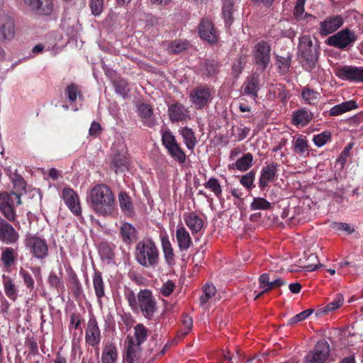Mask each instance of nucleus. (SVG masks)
<instances>
[{
  "label": "nucleus",
  "mask_w": 363,
  "mask_h": 363,
  "mask_svg": "<svg viewBox=\"0 0 363 363\" xmlns=\"http://www.w3.org/2000/svg\"><path fill=\"white\" fill-rule=\"evenodd\" d=\"M162 247L167 262L168 264H172L174 260V255L168 238H162Z\"/></svg>",
  "instance_id": "79ce46f5"
},
{
  "label": "nucleus",
  "mask_w": 363,
  "mask_h": 363,
  "mask_svg": "<svg viewBox=\"0 0 363 363\" xmlns=\"http://www.w3.org/2000/svg\"><path fill=\"white\" fill-rule=\"evenodd\" d=\"M62 197L69 209L76 216L81 214L82 210L79 197L75 191L70 188H65L62 192Z\"/></svg>",
  "instance_id": "6ab92c4d"
},
{
  "label": "nucleus",
  "mask_w": 363,
  "mask_h": 363,
  "mask_svg": "<svg viewBox=\"0 0 363 363\" xmlns=\"http://www.w3.org/2000/svg\"><path fill=\"white\" fill-rule=\"evenodd\" d=\"M331 133L330 131H323L320 134L313 136V141L314 144L320 147L325 145L330 139Z\"/></svg>",
  "instance_id": "6e6d98bb"
},
{
  "label": "nucleus",
  "mask_w": 363,
  "mask_h": 363,
  "mask_svg": "<svg viewBox=\"0 0 363 363\" xmlns=\"http://www.w3.org/2000/svg\"><path fill=\"white\" fill-rule=\"evenodd\" d=\"M329 344L325 340L318 341L313 350L304 357L305 363H325L330 355Z\"/></svg>",
  "instance_id": "6e6552de"
},
{
  "label": "nucleus",
  "mask_w": 363,
  "mask_h": 363,
  "mask_svg": "<svg viewBox=\"0 0 363 363\" xmlns=\"http://www.w3.org/2000/svg\"><path fill=\"white\" fill-rule=\"evenodd\" d=\"M219 66V63L215 60H206L201 69L203 74L211 77L218 73Z\"/></svg>",
  "instance_id": "e433bc0d"
},
{
  "label": "nucleus",
  "mask_w": 363,
  "mask_h": 363,
  "mask_svg": "<svg viewBox=\"0 0 363 363\" xmlns=\"http://www.w3.org/2000/svg\"><path fill=\"white\" fill-rule=\"evenodd\" d=\"M86 201L97 215L107 216L115 208L114 196L111 188L106 184H96L87 193Z\"/></svg>",
  "instance_id": "f257e3e1"
},
{
  "label": "nucleus",
  "mask_w": 363,
  "mask_h": 363,
  "mask_svg": "<svg viewBox=\"0 0 363 363\" xmlns=\"http://www.w3.org/2000/svg\"><path fill=\"white\" fill-rule=\"evenodd\" d=\"M313 114L306 108H302L293 112L291 122L296 126H306L312 120Z\"/></svg>",
  "instance_id": "4be33fe9"
},
{
  "label": "nucleus",
  "mask_w": 363,
  "mask_h": 363,
  "mask_svg": "<svg viewBox=\"0 0 363 363\" xmlns=\"http://www.w3.org/2000/svg\"><path fill=\"white\" fill-rule=\"evenodd\" d=\"M16 28L14 20L8 15L0 16V42L11 43L15 38Z\"/></svg>",
  "instance_id": "9b49d317"
},
{
  "label": "nucleus",
  "mask_w": 363,
  "mask_h": 363,
  "mask_svg": "<svg viewBox=\"0 0 363 363\" xmlns=\"http://www.w3.org/2000/svg\"><path fill=\"white\" fill-rule=\"evenodd\" d=\"M291 55L287 53L286 56H277L278 67L283 72H286L289 69L291 62Z\"/></svg>",
  "instance_id": "603ef678"
},
{
  "label": "nucleus",
  "mask_w": 363,
  "mask_h": 363,
  "mask_svg": "<svg viewBox=\"0 0 363 363\" xmlns=\"http://www.w3.org/2000/svg\"><path fill=\"white\" fill-rule=\"evenodd\" d=\"M259 89L260 76L257 73H254L245 81L244 84V93L255 99L257 97V93Z\"/></svg>",
  "instance_id": "412c9836"
},
{
  "label": "nucleus",
  "mask_w": 363,
  "mask_h": 363,
  "mask_svg": "<svg viewBox=\"0 0 363 363\" xmlns=\"http://www.w3.org/2000/svg\"><path fill=\"white\" fill-rule=\"evenodd\" d=\"M176 238L181 251H186L192 244L190 235L184 226H177Z\"/></svg>",
  "instance_id": "5701e85b"
},
{
  "label": "nucleus",
  "mask_w": 363,
  "mask_h": 363,
  "mask_svg": "<svg viewBox=\"0 0 363 363\" xmlns=\"http://www.w3.org/2000/svg\"><path fill=\"white\" fill-rule=\"evenodd\" d=\"M168 115L172 123L184 122L191 118L188 108L179 103L168 106Z\"/></svg>",
  "instance_id": "dca6fc26"
},
{
  "label": "nucleus",
  "mask_w": 363,
  "mask_h": 363,
  "mask_svg": "<svg viewBox=\"0 0 363 363\" xmlns=\"http://www.w3.org/2000/svg\"><path fill=\"white\" fill-rule=\"evenodd\" d=\"M199 33L203 40L211 44L216 43L218 40L217 32L211 21L208 18H202L199 26Z\"/></svg>",
  "instance_id": "f3484780"
},
{
  "label": "nucleus",
  "mask_w": 363,
  "mask_h": 363,
  "mask_svg": "<svg viewBox=\"0 0 363 363\" xmlns=\"http://www.w3.org/2000/svg\"><path fill=\"white\" fill-rule=\"evenodd\" d=\"M3 285L6 296L11 301H15L18 297V289L13 280L9 277H4Z\"/></svg>",
  "instance_id": "72a5a7b5"
},
{
  "label": "nucleus",
  "mask_w": 363,
  "mask_h": 363,
  "mask_svg": "<svg viewBox=\"0 0 363 363\" xmlns=\"http://www.w3.org/2000/svg\"><path fill=\"white\" fill-rule=\"evenodd\" d=\"M255 179V172L251 170L245 175H242L240 179V184L247 189H252L254 187L253 183Z\"/></svg>",
  "instance_id": "864d4df0"
},
{
  "label": "nucleus",
  "mask_w": 363,
  "mask_h": 363,
  "mask_svg": "<svg viewBox=\"0 0 363 363\" xmlns=\"http://www.w3.org/2000/svg\"><path fill=\"white\" fill-rule=\"evenodd\" d=\"M21 193L15 192L14 191L0 193V212L4 218L10 222L16 220L17 215L15 203L18 206L21 205Z\"/></svg>",
  "instance_id": "39448f33"
},
{
  "label": "nucleus",
  "mask_w": 363,
  "mask_h": 363,
  "mask_svg": "<svg viewBox=\"0 0 363 363\" xmlns=\"http://www.w3.org/2000/svg\"><path fill=\"white\" fill-rule=\"evenodd\" d=\"M129 159L124 153L115 154L113 158L111 168L116 174L124 172L128 169Z\"/></svg>",
  "instance_id": "a878e982"
},
{
  "label": "nucleus",
  "mask_w": 363,
  "mask_h": 363,
  "mask_svg": "<svg viewBox=\"0 0 363 363\" xmlns=\"http://www.w3.org/2000/svg\"><path fill=\"white\" fill-rule=\"evenodd\" d=\"M118 359V352L114 343L107 342L103 348L101 354L102 363H116Z\"/></svg>",
  "instance_id": "393cba45"
},
{
  "label": "nucleus",
  "mask_w": 363,
  "mask_h": 363,
  "mask_svg": "<svg viewBox=\"0 0 363 363\" xmlns=\"http://www.w3.org/2000/svg\"><path fill=\"white\" fill-rule=\"evenodd\" d=\"M357 40L355 33L348 28H345L336 34L329 37L328 45L340 49H345Z\"/></svg>",
  "instance_id": "1a4fd4ad"
},
{
  "label": "nucleus",
  "mask_w": 363,
  "mask_h": 363,
  "mask_svg": "<svg viewBox=\"0 0 363 363\" xmlns=\"http://www.w3.org/2000/svg\"><path fill=\"white\" fill-rule=\"evenodd\" d=\"M204 186L213 192L215 196L219 198L222 194V188L219 181L214 177H211L205 184Z\"/></svg>",
  "instance_id": "49530a36"
},
{
  "label": "nucleus",
  "mask_w": 363,
  "mask_h": 363,
  "mask_svg": "<svg viewBox=\"0 0 363 363\" xmlns=\"http://www.w3.org/2000/svg\"><path fill=\"white\" fill-rule=\"evenodd\" d=\"M118 202L122 212L126 216L133 213V206L131 198L126 192H121L118 195Z\"/></svg>",
  "instance_id": "473e14b6"
},
{
  "label": "nucleus",
  "mask_w": 363,
  "mask_h": 363,
  "mask_svg": "<svg viewBox=\"0 0 363 363\" xmlns=\"http://www.w3.org/2000/svg\"><path fill=\"white\" fill-rule=\"evenodd\" d=\"M89 6L93 15L99 16L104 9V0H90Z\"/></svg>",
  "instance_id": "69168bd1"
},
{
  "label": "nucleus",
  "mask_w": 363,
  "mask_h": 363,
  "mask_svg": "<svg viewBox=\"0 0 363 363\" xmlns=\"http://www.w3.org/2000/svg\"><path fill=\"white\" fill-rule=\"evenodd\" d=\"M120 235L123 241L126 244H130L137 240V230L129 223H123L120 228Z\"/></svg>",
  "instance_id": "b1692460"
},
{
  "label": "nucleus",
  "mask_w": 363,
  "mask_h": 363,
  "mask_svg": "<svg viewBox=\"0 0 363 363\" xmlns=\"http://www.w3.org/2000/svg\"><path fill=\"white\" fill-rule=\"evenodd\" d=\"M15 252L11 247H6L1 253V259L5 266H11L15 260Z\"/></svg>",
  "instance_id": "09e8293b"
},
{
  "label": "nucleus",
  "mask_w": 363,
  "mask_h": 363,
  "mask_svg": "<svg viewBox=\"0 0 363 363\" xmlns=\"http://www.w3.org/2000/svg\"><path fill=\"white\" fill-rule=\"evenodd\" d=\"M343 300L342 295L337 294L336 298L324 308L323 311L330 312L339 308L342 305Z\"/></svg>",
  "instance_id": "e2e57ef3"
},
{
  "label": "nucleus",
  "mask_w": 363,
  "mask_h": 363,
  "mask_svg": "<svg viewBox=\"0 0 363 363\" xmlns=\"http://www.w3.org/2000/svg\"><path fill=\"white\" fill-rule=\"evenodd\" d=\"M342 24L341 16L328 17L320 23L319 33L322 36H327L336 31Z\"/></svg>",
  "instance_id": "a211bd4d"
},
{
  "label": "nucleus",
  "mask_w": 363,
  "mask_h": 363,
  "mask_svg": "<svg viewBox=\"0 0 363 363\" xmlns=\"http://www.w3.org/2000/svg\"><path fill=\"white\" fill-rule=\"evenodd\" d=\"M138 308L143 315L147 319H151L157 311V301L151 291L148 289L140 290L138 294Z\"/></svg>",
  "instance_id": "423d86ee"
},
{
  "label": "nucleus",
  "mask_w": 363,
  "mask_h": 363,
  "mask_svg": "<svg viewBox=\"0 0 363 363\" xmlns=\"http://www.w3.org/2000/svg\"><path fill=\"white\" fill-rule=\"evenodd\" d=\"M279 164L275 162L267 164L260 172L259 179V186L263 189L271 182H273L278 177V169Z\"/></svg>",
  "instance_id": "4468645a"
},
{
  "label": "nucleus",
  "mask_w": 363,
  "mask_h": 363,
  "mask_svg": "<svg viewBox=\"0 0 363 363\" xmlns=\"http://www.w3.org/2000/svg\"><path fill=\"white\" fill-rule=\"evenodd\" d=\"M318 56V44L314 43L310 35L300 37L298 45V57L301 66L306 71L311 72L317 67Z\"/></svg>",
  "instance_id": "f03ea898"
},
{
  "label": "nucleus",
  "mask_w": 363,
  "mask_h": 363,
  "mask_svg": "<svg viewBox=\"0 0 363 363\" xmlns=\"http://www.w3.org/2000/svg\"><path fill=\"white\" fill-rule=\"evenodd\" d=\"M306 0H297L294 9V15L296 19H305L308 17L314 18L312 15L304 13V6Z\"/></svg>",
  "instance_id": "a18cd8bd"
},
{
  "label": "nucleus",
  "mask_w": 363,
  "mask_h": 363,
  "mask_svg": "<svg viewBox=\"0 0 363 363\" xmlns=\"http://www.w3.org/2000/svg\"><path fill=\"white\" fill-rule=\"evenodd\" d=\"M135 258L144 267H155L159 263V250L153 241L142 240L135 246Z\"/></svg>",
  "instance_id": "7ed1b4c3"
},
{
  "label": "nucleus",
  "mask_w": 363,
  "mask_h": 363,
  "mask_svg": "<svg viewBox=\"0 0 363 363\" xmlns=\"http://www.w3.org/2000/svg\"><path fill=\"white\" fill-rule=\"evenodd\" d=\"M189 45V43L186 40H175L169 44L167 51L171 54L180 53L186 50Z\"/></svg>",
  "instance_id": "4c0bfd02"
},
{
  "label": "nucleus",
  "mask_w": 363,
  "mask_h": 363,
  "mask_svg": "<svg viewBox=\"0 0 363 363\" xmlns=\"http://www.w3.org/2000/svg\"><path fill=\"white\" fill-rule=\"evenodd\" d=\"M147 329L143 324H137L134 327V335L130 338H133L135 343L141 345L147 340Z\"/></svg>",
  "instance_id": "58836bf2"
},
{
  "label": "nucleus",
  "mask_w": 363,
  "mask_h": 363,
  "mask_svg": "<svg viewBox=\"0 0 363 363\" xmlns=\"http://www.w3.org/2000/svg\"><path fill=\"white\" fill-rule=\"evenodd\" d=\"M19 274L26 287L30 290H33L35 287V281L31 274L23 268H21Z\"/></svg>",
  "instance_id": "052dcab7"
},
{
  "label": "nucleus",
  "mask_w": 363,
  "mask_h": 363,
  "mask_svg": "<svg viewBox=\"0 0 363 363\" xmlns=\"http://www.w3.org/2000/svg\"><path fill=\"white\" fill-rule=\"evenodd\" d=\"M66 94L70 102H74L77 100V96L79 94L78 87L74 84H71L66 88Z\"/></svg>",
  "instance_id": "338daca9"
},
{
  "label": "nucleus",
  "mask_w": 363,
  "mask_h": 363,
  "mask_svg": "<svg viewBox=\"0 0 363 363\" xmlns=\"http://www.w3.org/2000/svg\"><path fill=\"white\" fill-rule=\"evenodd\" d=\"M68 280L72 284L76 294H79L82 291V284L76 273L72 269L68 272Z\"/></svg>",
  "instance_id": "680f3d73"
},
{
  "label": "nucleus",
  "mask_w": 363,
  "mask_h": 363,
  "mask_svg": "<svg viewBox=\"0 0 363 363\" xmlns=\"http://www.w3.org/2000/svg\"><path fill=\"white\" fill-rule=\"evenodd\" d=\"M184 218L186 225L191 230L192 234L199 232L203 226L202 218L194 213L184 215Z\"/></svg>",
  "instance_id": "bb28decb"
},
{
  "label": "nucleus",
  "mask_w": 363,
  "mask_h": 363,
  "mask_svg": "<svg viewBox=\"0 0 363 363\" xmlns=\"http://www.w3.org/2000/svg\"><path fill=\"white\" fill-rule=\"evenodd\" d=\"M271 207V203L262 197H255L250 206L252 211L268 210Z\"/></svg>",
  "instance_id": "37998d69"
},
{
  "label": "nucleus",
  "mask_w": 363,
  "mask_h": 363,
  "mask_svg": "<svg viewBox=\"0 0 363 363\" xmlns=\"http://www.w3.org/2000/svg\"><path fill=\"white\" fill-rule=\"evenodd\" d=\"M269 274L264 273L260 275L259 277V288L260 291L256 294L255 300L257 299L259 297L266 293L265 289L269 284Z\"/></svg>",
  "instance_id": "4d7b16f0"
},
{
  "label": "nucleus",
  "mask_w": 363,
  "mask_h": 363,
  "mask_svg": "<svg viewBox=\"0 0 363 363\" xmlns=\"http://www.w3.org/2000/svg\"><path fill=\"white\" fill-rule=\"evenodd\" d=\"M125 298L127 300L129 306L131 308L133 311H137L138 309V295L135 294V292L130 289H127L125 290Z\"/></svg>",
  "instance_id": "de8ad7c7"
},
{
  "label": "nucleus",
  "mask_w": 363,
  "mask_h": 363,
  "mask_svg": "<svg viewBox=\"0 0 363 363\" xmlns=\"http://www.w3.org/2000/svg\"><path fill=\"white\" fill-rule=\"evenodd\" d=\"M330 227L337 231H344L347 234L354 232V228H352L348 223L341 222H333Z\"/></svg>",
  "instance_id": "0e129e2a"
},
{
  "label": "nucleus",
  "mask_w": 363,
  "mask_h": 363,
  "mask_svg": "<svg viewBox=\"0 0 363 363\" xmlns=\"http://www.w3.org/2000/svg\"><path fill=\"white\" fill-rule=\"evenodd\" d=\"M138 112L140 116L143 118V123L145 125L152 127L155 125L153 120L152 119V109L146 104H141L138 106Z\"/></svg>",
  "instance_id": "f704fd0d"
},
{
  "label": "nucleus",
  "mask_w": 363,
  "mask_h": 363,
  "mask_svg": "<svg viewBox=\"0 0 363 363\" xmlns=\"http://www.w3.org/2000/svg\"><path fill=\"white\" fill-rule=\"evenodd\" d=\"M212 91L207 86H197L189 93V99L196 109L206 106L212 101Z\"/></svg>",
  "instance_id": "0eeeda50"
},
{
  "label": "nucleus",
  "mask_w": 363,
  "mask_h": 363,
  "mask_svg": "<svg viewBox=\"0 0 363 363\" xmlns=\"http://www.w3.org/2000/svg\"><path fill=\"white\" fill-rule=\"evenodd\" d=\"M52 0H41L40 6L38 9L37 13L41 15H49L52 13Z\"/></svg>",
  "instance_id": "bf43d9fd"
},
{
  "label": "nucleus",
  "mask_w": 363,
  "mask_h": 363,
  "mask_svg": "<svg viewBox=\"0 0 363 363\" xmlns=\"http://www.w3.org/2000/svg\"><path fill=\"white\" fill-rule=\"evenodd\" d=\"M101 339V330L99 329L96 318L92 315L88 320L85 330V342L91 347L99 346Z\"/></svg>",
  "instance_id": "f8f14e48"
},
{
  "label": "nucleus",
  "mask_w": 363,
  "mask_h": 363,
  "mask_svg": "<svg viewBox=\"0 0 363 363\" xmlns=\"http://www.w3.org/2000/svg\"><path fill=\"white\" fill-rule=\"evenodd\" d=\"M292 150L299 157H306L309 155L308 141L305 137L301 135L293 141Z\"/></svg>",
  "instance_id": "cd10ccee"
},
{
  "label": "nucleus",
  "mask_w": 363,
  "mask_h": 363,
  "mask_svg": "<svg viewBox=\"0 0 363 363\" xmlns=\"http://www.w3.org/2000/svg\"><path fill=\"white\" fill-rule=\"evenodd\" d=\"M24 246L32 257L42 262L49 255L47 240L39 233H27L23 240Z\"/></svg>",
  "instance_id": "20e7f679"
},
{
  "label": "nucleus",
  "mask_w": 363,
  "mask_h": 363,
  "mask_svg": "<svg viewBox=\"0 0 363 363\" xmlns=\"http://www.w3.org/2000/svg\"><path fill=\"white\" fill-rule=\"evenodd\" d=\"M313 309H307L301 313L296 314V315L293 316L288 320L287 325H292L294 324H296L302 320H304L306 319L309 315H311L313 313Z\"/></svg>",
  "instance_id": "13d9d810"
},
{
  "label": "nucleus",
  "mask_w": 363,
  "mask_h": 363,
  "mask_svg": "<svg viewBox=\"0 0 363 363\" xmlns=\"http://www.w3.org/2000/svg\"><path fill=\"white\" fill-rule=\"evenodd\" d=\"M233 1L232 0H225L223 6V16L225 24L230 26L233 23Z\"/></svg>",
  "instance_id": "ea45409f"
},
{
  "label": "nucleus",
  "mask_w": 363,
  "mask_h": 363,
  "mask_svg": "<svg viewBox=\"0 0 363 363\" xmlns=\"http://www.w3.org/2000/svg\"><path fill=\"white\" fill-rule=\"evenodd\" d=\"M48 282L50 287L57 290V291H64L65 286L64 283L59 276L54 272H50L48 278Z\"/></svg>",
  "instance_id": "c03bdc74"
},
{
  "label": "nucleus",
  "mask_w": 363,
  "mask_h": 363,
  "mask_svg": "<svg viewBox=\"0 0 363 363\" xmlns=\"http://www.w3.org/2000/svg\"><path fill=\"white\" fill-rule=\"evenodd\" d=\"M141 358V347L135 343L133 338H128V345L124 354L125 363H140Z\"/></svg>",
  "instance_id": "aec40b11"
},
{
  "label": "nucleus",
  "mask_w": 363,
  "mask_h": 363,
  "mask_svg": "<svg viewBox=\"0 0 363 363\" xmlns=\"http://www.w3.org/2000/svg\"><path fill=\"white\" fill-rule=\"evenodd\" d=\"M271 48L265 41L257 43L253 49L255 63L264 70L270 62Z\"/></svg>",
  "instance_id": "9d476101"
},
{
  "label": "nucleus",
  "mask_w": 363,
  "mask_h": 363,
  "mask_svg": "<svg viewBox=\"0 0 363 363\" xmlns=\"http://www.w3.org/2000/svg\"><path fill=\"white\" fill-rule=\"evenodd\" d=\"M167 150L168 154L179 163L184 164L186 162V155L178 143L167 147Z\"/></svg>",
  "instance_id": "c9c22d12"
},
{
  "label": "nucleus",
  "mask_w": 363,
  "mask_h": 363,
  "mask_svg": "<svg viewBox=\"0 0 363 363\" xmlns=\"http://www.w3.org/2000/svg\"><path fill=\"white\" fill-rule=\"evenodd\" d=\"M162 142L166 149L177 143L175 136L169 129L162 131Z\"/></svg>",
  "instance_id": "5fc2aeb1"
},
{
  "label": "nucleus",
  "mask_w": 363,
  "mask_h": 363,
  "mask_svg": "<svg viewBox=\"0 0 363 363\" xmlns=\"http://www.w3.org/2000/svg\"><path fill=\"white\" fill-rule=\"evenodd\" d=\"M174 283L171 280H168L162 285L160 292L164 296H169L174 291Z\"/></svg>",
  "instance_id": "774afa93"
},
{
  "label": "nucleus",
  "mask_w": 363,
  "mask_h": 363,
  "mask_svg": "<svg viewBox=\"0 0 363 363\" xmlns=\"http://www.w3.org/2000/svg\"><path fill=\"white\" fill-rule=\"evenodd\" d=\"M179 133L182 135L187 149L191 151L194 150L196 144V138L194 130L187 126H184L179 128Z\"/></svg>",
  "instance_id": "c85d7f7f"
},
{
  "label": "nucleus",
  "mask_w": 363,
  "mask_h": 363,
  "mask_svg": "<svg viewBox=\"0 0 363 363\" xmlns=\"http://www.w3.org/2000/svg\"><path fill=\"white\" fill-rule=\"evenodd\" d=\"M301 96L305 103L308 104H314L318 100L320 94L306 86L302 89Z\"/></svg>",
  "instance_id": "a19ab883"
},
{
  "label": "nucleus",
  "mask_w": 363,
  "mask_h": 363,
  "mask_svg": "<svg viewBox=\"0 0 363 363\" xmlns=\"http://www.w3.org/2000/svg\"><path fill=\"white\" fill-rule=\"evenodd\" d=\"M252 162L253 156L251 153L248 152L239 158L235 163L230 164L229 167L236 169L241 172H245L248 170L252 166Z\"/></svg>",
  "instance_id": "7c9ffc66"
},
{
  "label": "nucleus",
  "mask_w": 363,
  "mask_h": 363,
  "mask_svg": "<svg viewBox=\"0 0 363 363\" xmlns=\"http://www.w3.org/2000/svg\"><path fill=\"white\" fill-rule=\"evenodd\" d=\"M358 107L357 102L354 100H350L332 107L329 111L330 116H339L347 111L356 109Z\"/></svg>",
  "instance_id": "c756f323"
},
{
  "label": "nucleus",
  "mask_w": 363,
  "mask_h": 363,
  "mask_svg": "<svg viewBox=\"0 0 363 363\" xmlns=\"http://www.w3.org/2000/svg\"><path fill=\"white\" fill-rule=\"evenodd\" d=\"M93 286L98 302L101 303V299L105 296V286L101 273L99 271H94L93 275Z\"/></svg>",
  "instance_id": "2f4dec72"
},
{
  "label": "nucleus",
  "mask_w": 363,
  "mask_h": 363,
  "mask_svg": "<svg viewBox=\"0 0 363 363\" xmlns=\"http://www.w3.org/2000/svg\"><path fill=\"white\" fill-rule=\"evenodd\" d=\"M216 289L213 284H206L203 289V294L200 298L201 304H205L216 294Z\"/></svg>",
  "instance_id": "8fccbe9b"
},
{
  "label": "nucleus",
  "mask_w": 363,
  "mask_h": 363,
  "mask_svg": "<svg viewBox=\"0 0 363 363\" xmlns=\"http://www.w3.org/2000/svg\"><path fill=\"white\" fill-rule=\"evenodd\" d=\"M113 86L115 91L118 94L121 96L123 98H125L127 96L129 89L128 88V83L125 80L123 79L116 80L113 83Z\"/></svg>",
  "instance_id": "3c124183"
},
{
  "label": "nucleus",
  "mask_w": 363,
  "mask_h": 363,
  "mask_svg": "<svg viewBox=\"0 0 363 363\" xmlns=\"http://www.w3.org/2000/svg\"><path fill=\"white\" fill-rule=\"evenodd\" d=\"M9 221L0 217V241L6 245L16 243L19 239V234Z\"/></svg>",
  "instance_id": "ddd939ff"
},
{
  "label": "nucleus",
  "mask_w": 363,
  "mask_h": 363,
  "mask_svg": "<svg viewBox=\"0 0 363 363\" xmlns=\"http://www.w3.org/2000/svg\"><path fill=\"white\" fill-rule=\"evenodd\" d=\"M336 74L344 80L363 82L362 67L343 66L337 70Z\"/></svg>",
  "instance_id": "2eb2a0df"
}]
</instances>
